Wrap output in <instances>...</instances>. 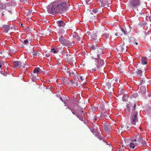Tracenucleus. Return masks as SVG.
I'll use <instances>...</instances> for the list:
<instances>
[{"label":"nucleus","instance_id":"1","mask_svg":"<svg viewBox=\"0 0 151 151\" xmlns=\"http://www.w3.org/2000/svg\"><path fill=\"white\" fill-rule=\"evenodd\" d=\"M97 55V58H95V65L97 69H99L104 64V61L99 58V56L103 53L102 48L97 44L95 45V53Z\"/></svg>","mask_w":151,"mask_h":151},{"label":"nucleus","instance_id":"2","mask_svg":"<svg viewBox=\"0 0 151 151\" xmlns=\"http://www.w3.org/2000/svg\"><path fill=\"white\" fill-rule=\"evenodd\" d=\"M47 11L50 14H55L59 12L56 3L53 2L47 6Z\"/></svg>","mask_w":151,"mask_h":151},{"label":"nucleus","instance_id":"3","mask_svg":"<svg viewBox=\"0 0 151 151\" xmlns=\"http://www.w3.org/2000/svg\"><path fill=\"white\" fill-rule=\"evenodd\" d=\"M96 127V132H95V136H96L98 139L101 140H103L104 138L102 136V133L101 131L100 130L99 125H97L96 126H95Z\"/></svg>","mask_w":151,"mask_h":151},{"label":"nucleus","instance_id":"4","mask_svg":"<svg viewBox=\"0 0 151 151\" xmlns=\"http://www.w3.org/2000/svg\"><path fill=\"white\" fill-rule=\"evenodd\" d=\"M57 5L59 12L65 10L67 7V4L65 2H63L58 4H57Z\"/></svg>","mask_w":151,"mask_h":151},{"label":"nucleus","instance_id":"5","mask_svg":"<svg viewBox=\"0 0 151 151\" xmlns=\"http://www.w3.org/2000/svg\"><path fill=\"white\" fill-rule=\"evenodd\" d=\"M137 112H132L131 119L132 123L134 125H135L136 123L137 122Z\"/></svg>","mask_w":151,"mask_h":151},{"label":"nucleus","instance_id":"6","mask_svg":"<svg viewBox=\"0 0 151 151\" xmlns=\"http://www.w3.org/2000/svg\"><path fill=\"white\" fill-rule=\"evenodd\" d=\"M112 129L111 126L109 124L108 122H106L104 124V129L107 133L109 132L110 130Z\"/></svg>","mask_w":151,"mask_h":151},{"label":"nucleus","instance_id":"7","mask_svg":"<svg viewBox=\"0 0 151 151\" xmlns=\"http://www.w3.org/2000/svg\"><path fill=\"white\" fill-rule=\"evenodd\" d=\"M140 4V2L139 0H132L131 3V6L132 9L135 8L138 6Z\"/></svg>","mask_w":151,"mask_h":151},{"label":"nucleus","instance_id":"8","mask_svg":"<svg viewBox=\"0 0 151 151\" xmlns=\"http://www.w3.org/2000/svg\"><path fill=\"white\" fill-rule=\"evenodd\" d=\"M97 2V4H99L100 3L101 6H104L108 5V0H96Z\"/></svg>","mask_w":151,"mask_h":151},{"label":"nucleus","instance_id":"9","mask_svg":"<svg viewBox=\"0 0 151 151\" xmlns=\"http://www.w3.org/2000/svg\"><path fill=\"white\" fill-rule=\"evenodd\" d=\"M121 30L124 35H126L130 32V27L129 26L127 27H122L121 28Z\"/></svg>","mask_w":151,"mask_h":151},{"label":"nucleus","instance_id":"10","mask_svg":"<svg viewBox=\"0 0 151 151\" xmlns=\"http://www.w3.org/2000/svg\"><path fill=\"white\" fill-rule=\"evenodd\" d=\"M66 58L68 61L71 62L73 63L74 62L75 64V60H73L72 55L68 54L66 55Z\"/></svg>","mask_w":151,"mask_h":151},{"label":"nucleus","instance_id":"11","mask_svg":"<svg viewBox=\"0 0 151 151\" xmlns=\"http://www.w3.org/2000/svg\"><path fill=\"white\" fill-rule=\"evenodd\" d=\"M74 43V42L73 41L71 42L69 40H66L63 45L66 46H71L72 43Z\"/></svg>","mask_w":151,"mask_h":151},{"label":"nucleus","instance_id":"12","mask_svg":"<svg viewBox=\"0 0 151 151\" xmlns=\"http://www.w3.org/2000/svg\"><path fill=\"white\" fill-rule=\"evenodd\" d=\"M146 91V88L145 86H141L140 88L139 92L141 94H145Z\"/></svg>","mask_w":151,"mask_h":151},{"label":"nucleus","instance_id":"13","mask_svg":"<svg viewBox=\"0 0 151 151\" xmlns=\"http://www.w3.org/2000/svg\"><path fill=\"white\" fill-rule=\"evenodd\" d=\"M141 60L142 64L145 65L147 64L148 60L146 57H142L141 58Z\"/></svg>","mask_w":151,"mask_h":151},{"label":"nucleus","instance_id":"14","mask_svg":"<svg viewBox=\"0 0 151 151\" xmlns=\"http://www.w3.org/2000/svg\"><path fill=\"white\" fill-rule=\"evenodd\" d=\"M127 46L125 45V44L123 43L120 46L119 49L121 52H122L124 50H127Z\"/></svg>","mask_w":151,"mask_h":151},{"label":"nucleus","instance_id":"15","mask_svg":"<svg viewBox=\"0 0 151 151\" xmlns=\"http://www.w3.org/2000/svg\"><path fill=\"white\" fill-rule=\"evenodd\" d=\"M138 142L139 143L143 145H146V143L145 141L143 139V137H139V138L138 140Z\"/></svg>","mask_w":151,"mask_h":151},{"label":"nucleus","instance_id":"16","mask_svg":"<svg viewBox=\"0 0 151 151\" xmlns=\"http://www.w3.org/2000/svg\"><path fill=\"white\" fill-rule=\"evenodd\" d=\"M57 23L58 26L60 27H63L65 25V23L62 20H59Z\"/></svg>","mask_w":151,"mask_h":151},{"label":"nucleus","instance_id":"17","mask_svg":"<svg viewBox=\"0 0 151 151\" xmlns=\"http://www.w3.org/2000/svg\"><path fill=\"white\" fill-rule=\"evenodd\" d=\"M62 81H63L64 84L65 85L66 84H69L70 83L68 81V77H65L62 78Z\"/></svg>","mask_w":151,"mask_h":151},{"label":"nucleus","instance_id":"18","mask_svg":"<svg viewBox=\"0 0 151 151\" xmlns=\"http://www.w3.org/2000/svg\"><path fill=\"white\" fill-rule=\"evenodd\" d=\"M2 27L4 28L5 32L6 33H7L10 29L9 25H3Z\"/></svg>","mask_w":151,"mask_h":151},{"label":"nucleus","instance_id":"19","mask_svg":"<svg viewBox=\"0 0 151 151\" xmlns=\"http://www.w3.org/2000/svg\"><path fill=\"white\" fill-rule=\"evenodd\" d=\"M135 39L134 37H131L129 40V42L131 45H134Z\"/></svg>","mask_w":151,"mask_h":151},{"label":"nucleus","instance_id":"20","mask_svg":"<svg viewBox=\"0 0 151 151\" xmlns=\"http://www.w3.org/2000/svg\"><path fill=\"white\" fill-rule=\"evenodd\" d=\"M73 36L77 40L80 41L81 40V37L77 34L74 33V34L73 35Z\"/></svg>","mask_w":151,"mask_h":151},{"label":"nucleus","instance_id":"21","mask_svg":"<svg viewBox=\"0 0 151 151\" xmlns=\"http://www.w3.org/2000/svg\"><path fill=\"white\" fill-rule=\"evenodd\" d=\"M111 83L109 82H108L106 83L105 86V88L107 90H109L110 88H111Z\"/></svg>","mask_w":151,"mask_h":151},{"label":"nucleus","instance_id":"22","mask_svg":"<svg viewBox=\"0 0 151 151\" xmlns=\"http://www.w3.org/2000/svg\"><path fill=\"white\" fill-rule=\"evenodd\" d=\"M65 40L66 39L62 36H61L59 39V41L63 45L65 41Z\"/></svg>","mask_w":151,"mask_h":151},{"label":"nucleus","instance_id":"23","mask_svg":"<svg viewBox=\"0 0 151 151\" xmlns=\"http://www.w3.org/2000/svg\"><path fill=\"white\" fill-rule=\"evenodd\" d=\"M21 63L20 61L18 62L17 61H15L13 62V64L14 66L16 68H17L19 65L21 64Z\"/></svg>","mask_w":151,"mask_h":151},{"label":"nucleus","instance_id":"24","mask_svg":"<svg viewBox=\"0 0 151 151\" xmlns=\"http://www.w3.org/2000/svg\"><path fill=\"white\" fill-rule=\"evenodd\" d=\"M87 34L88 35L91 37H94V33L93 31L90 30L88 31L87 32Z\"/></svg>","mask_w":151,"mask_h":151},{"label":"nucleus","instance_id":"25","mask_svg":"<svg viewBox=\"0 0 151 151\" xmlns=\"http://www.w3.org/2000/svg\"><path fill=\"white\" fill-rule=\"evenodd\" d=\"M40 68H36L34 69L33 73H35L38 74L40 72Z\"/></svg>","mask_w":151,"mask_h":151},{"label":"nucleus","instance_id":"26","mask_svg":"<svg viewBox=\"0 0 151 151\" xmlns=\"http://www.w3.org/2000/svg\"><path fill=\"white\" fill-rule=\"evenodd\" d=\"M142 71L141 70H138L137 72V76L139 77H140L142 76Z\"/></svg>","mask_w":151,"mask_h":151},{"label":"nucleus","instance_id":"27","mask_svg":"<svg viewBox=\"0 0 151 151\" xmlns=\"http://www.w3.org/2000/svg\"><path fill=\"white\" fill-rule=\"evenodd\" d=\"M32 53L33 56L38 55V56H40V53H39L38 52H37V51L33 50Z\"/></svg>","mask_w":151,"mask_h":151},{"label":"nucleus","instance_id":"28","mask_svg":"<svg viewBox=\"0 0 151 151\" xmlns=\"http://www.w3.org/2000/svg\"><path fill=\"white\" fill-rule=\"evenodd\" d=\"M67 71L69 73V74L71 75V76H72L73 75L74 73V72L72 71H71V70L69 68H67Z\"/></svg>","mask_w":151,"mask_h":151},{"label":"nucleus","instance_id":"29","mask_svg":"<svg viewBox=\"0 0 151 151\" xmlns=\"http://www.w3.org/2000/svg\"><path fill=\"white\" fill-rule=\"evenodd\" d=\"M109 34H105L103 35V37L105 39H108L109 37Z\"/></svg>","mask_w":151,"mask_h":151},{"label":"nucleus","instance_id":"30","mask_svg":"<svg viewBox=\"0 0 151 151\" xmlns=\"http://www.w3.org/2000/svg\"><path fill=\"white\" fill-rule=\"evenodd\" d=\"M129 147L130 148L133 149L135 147V144L133 142H131L129 144Z\"/></svg>","mask_w":151,"mask_h":151},{"label":"nucleus","instance_id":"31","mask_svg":"<svg viewBox=\"0 0 151 151\" xmlns=\"http://www.w3.org/2000/svg\"><path fill=\"white\" fill-rule=\"evenodd\" d=\"M23 43L24 45H27L29 44V42L27 40H25L24 41Z\"/></svg>","mask_w":151,"mask_h":151},{"label":"nucleus","instance_id":"32","mask_svg":"<svg viewBox=\"0 0 151 151\" xmlns=\"http://www.w3.org/2000/svg\"><path fill=\"white\" fill-rule=\"evenodd\" d=\"M51 52L54 53H57L58 52V51L55 50L54 48H52L51 49Z\"/></svg>","mask_w":151,"mask_h":151},{"label":"nucleus","instance_id":"33","mask_svg":"<svg viewBox=\"0 0 151 151\" xmlns=\"http://www.w3.org/2000/svg\"><path fill=\"white\" fill-rule=\"evenodd\" d=\"M100 139V140H101V141H102L101 142L102 143V144H107V145H109V147H111H111H112L111 145H110V144H107V143L106 142H105L104 141V139H103V140H100V139Z\"/></svg>","mask_w":151,"mask_h":151},{"label":"nucleus","instance_id":"34","mask_svg":"<svg viewBox=\"0 0 151 151\" xmlns=\"http://www.w3.org/2000/svg\"><path fill=\"white\" fill-rule=\"evenodd\" d=\"M138 96L137 94V93H134V94H133L132 95V97H134V98H136Z\"/></svg>","mask_w":151,"mask_h":151},{"label":"nucleus","instance_id":"35","mask_svg":"<svg viewBox=\"0 0 151 151\" xmlns=\"http://www.w3.org/2000/svg\"><path fill=\"white\" fill-rule=\"evenodd\" d=\"M124 92V90L123 89H122L120 91V94L122 95L123 94Z\"/></svg>","mask_w":151,"mask_h":151},{"label":"nucleus","instance_id":"36","mask_svg":"<svg viewBox=\"0 0 151 151\" xmlns=\"http://www.w3.org/2000/svg\"><path fill=\"white\" fill-rule=\"evenodd\" d=\"M32 12V10L31 9H29V10L27 12V15H29L31 14Z\"/></svg>","mask_w":151,"mask_h":151},{"label":"nucleus","instance_id":"37","mask_svg":"<svg viewBox=\"0 0 151 151\" xmlns=\"http://www.w3.org/2000/svg\"><path fill=\"white\" fill-rule=\"evenodd\" d=\"M148 18L150 21L151 22V15H150L149 17L147 16L146 17V19H147Z\"/></svg>","mask_w":151,"mask_h":151},{"label":"nucleus","instance_id":"38","mask_svg":"<svg viewBox=\"0 0 151 151\" xmlns=\"http://www.w3.org/2000/svg\"><path fill=\"white\" fill-rule=\"evenodd\" d=\"M140 81V83L139 84V85H141L142 84L144 83L145 82V81L143 79V78H142V79Z\"/></svg>","mask_w":151,"mask_h":151},{"label":"nucleus","instance_id":"39","mask_svg":"<svg viewBox=\"0 0 151 151\" xmlns=\"http://www.w3.org/2000/svg\"><path fill=\"white\" fill-rule=\"evenodd\" d=\"M86 4H88L89 2H90V3H91L92 2V0H85Z\"/></svg>","mask_w":151,"mask_h":151},{"label":"nucleus","instance_id":"40","mask_svg":"<svg viewBox=\"0 0 151 151\" xmlns=\"http://www.w3.org/2000/svg\"><path fill=\"white\" fill-rule=\"evenodd\" d=\"M20 1L23 3H25L27 2V0H20Z\"/></svg>","mask_w":151,"mask_h":151},{"label":"nucleus","instance_id":"41","mask_svg":"<svg viewBox=\"0 0 151 151\" xmlns=\"http://www.w3.org/2000/svg\"><path fill=\"white\" fill-rule=\"evenodd\" d=\"M70 82L71 83L72 85H73L75 84V82H74L73 80H71Z\"/></svg>","mask_w":151,"mask_h":151},{"label":"nucleus","instance_id":"42","mask_svg":"<svg viewBox=\"0 0 151 151\" xmlns=\"http://www.w3.org/2000/svg\"><path fill=\"white\" fill-rule=\"evenodd\" d=\"M136 106V104H135L134 105V107H133V111L132 112H134H134H135V109Z\"/></svg>","mask_w":151,"mask_h":151},{"label":"nucleus","instance_id":"43","mask_svg":"<svg viewBox=\"0 0 151 151\" xmlns=\"http://www.w3.org/2000/svg\"><path fill=\"white\" fill-rule=\"evenodd\" d=\"M72 113L74 114V115H75L78 118H80L79 117V116H78L77 114H75V113L73 112V111H72ZM80 120H81V119H79Z\"/></svg>","mask_w":151,"mask_h":151},{"label":"nucleus","instance_id":"44","mask_svg":"<svg viewBox=\"0 0 151 151\" xmlns=\"http://www.w3.org/2000/svg\"><path fill=\"white\" fill-rule=\"evenodd\" d=\"M107 114H108L106 113V112H105L104 114H103V115H104V116L105 117V116H107Z\"/></svg>","mask_w":151,"mask_h":151},{"label":"nucleus","instance_id":"45","mask_svg":"<svg viewBox=\"0 0 151 151\" xmlns=\"http://www.w3.org/2000/svg\"><path fill=\"white\" fill-rule=\"evenodd\" d=\"M50 55V53H47L45 54V56L48 57Z\"/></svg>","mask_w":151,"mask_h":151},{"label":"nucleus","instance_id":"46","mask_svg":"<svg viewBox=\"0 0 151 151\" xmlns=\"http://www.w3.org/2000/svg\"><path fill=\"white\" fill-rule=\"evenodd\" d=\"M80 78L81 79V81H83L84 80V79L82 76H80Z\"/></svg>","mask_w":151,"mask_h":151},{"label":"nucleus","instance_id":"47","mask_svg":"<svg viewBox=\"0 0 151 151\" xmlns=\"http://www.w3.org/2000/svg\"><path fill=\"white\" fill-rule=\"evenodd\" d=\"M4 63V62L3 61H1V62H0V68L1 67V65Z\"/></svg>","mask_w":151,"mask_h":151},{"label":"nucleus","instance_id":"48","mask_svg":"<svg viewBox=\"0 0 151 151\" xmlns=\"http://www.w3.org/2000/svg\"><path fill=\"white\" fill-rule=\"evenodd\" d=\"M90 48H91V50H92L93 51L94 50V48L93 47H90Z\"/></svg>","mask_w":151,"mask_h":151},{"label":"nucleus","instance_id":"49","mask_svg":"<svg viewBox=\"0 0 151 151\" xmlns=\"http://www.w3.org/2000/svg\"><path fill=\"white\" fill-rule=\"evenodd\" d=\"M98 12V10L97 9H95V13Z\"/></svg>","mask_w":151,"mask_h":151},{"label":"nucleus","instance_id":"50","mask_svg":"<svg viewBox=\"0 0 151 151\" xmlns=\"http://www.w3.org/2000/svg\"><path fill=\"white\" fill-rule=\"evenodd\" d=\"M68 108L70 110H71V111L72 112V111H73V110L72 109H71V108H70V107H68Z\"/></svg>","mask_w":151,"mask_h":151},{"label":"nucleus","instance_id":"51","mask_svg":"<svg viewBox=\"0 0 151 151\" xmlns=\"http://www.w3.org/2000/svg\"><path fill=\"white\" fill-rule=\"evenodd\" d=\"M98 109V106H97L96 107H95V111L97 110Z\"/></svg>","mask_w":151,"mask_h":151},{"label":"nucleus","instance_id":"52","mask_svg":"<svg viewBox=\"0 0 151 151\" xmlns=\"http://www.w3.org/2000/svg\"><path fill=\"white\" fill-rule=\"evenodd\" d=\"M91 132L93 133L94 132V130L93 129L92 130H91Z\"/></svg>","mask_w":151,"mask_h":151},{"label":"nucleus","instance_id":"53","mask_svg":"<svg viewBox=\"0 0 151 151\" xmlns=\"http://www.w3.org/2000/svg\"><path fill=\"white\" fill-rule=\"evenodd\" d=\"M127 108L128 110H130V108L128 107V105H127Z\"/></svg>","mask_w":151,"mask_h":151},{"label":"nucleus","instance_id":"54","mask_svg":"<svg viewBox=\"0 0 151 151\" xmlns=\"http://www.w3.org/2000/svg\"><path fill=\"white\" fill-rule=\"evenodd\" d=\"M115 36H117L119 35H118V33H115Z\"/></svg>","mask_w":151,"mask_h":151},{"label":"nucleus","instance_id":"55","mask_svg":"<svg viewBox=\"0 0 151 151\" xmlns=\"http://www.w3.org/2000/svg\"><path fill=\"white\" fill-rule=\"evenodd\" d=\"M96 98H97V99H96V100H97V101H99V100H100V98H98V97H96Z\"/></svg>","mask_w":151,"mask_h":151},{"label":"nucleus","instance_id":"56","mask_svg":"<svg viewBox=\"0 0 151 151\" xmlns=\"http://www.w3.org/2000/svg\"><path fill=\"white\" fill-rule=\"evenodd\" d=\"M121 128H123L124 127V125L122 124H121Z\"/></svg>","mask_w":151,"mask_h":151},{"label":"nucleus","instance_id":"57","mask_svg":"<svg viewBox=\"0 0 151 151\" xmlns=\"http://www.w3.org/2000/svg\"><path fill=\"white\" fill-rule=\"evenodd\" d=\"M136 141H137V139H135L134 140H132V141H133V142H134V141L135 142Z\"/></svg>","mask_w":151,"mask_h":151},{"label":"nucleus","instance_id":"58","mask_svg":"<svg viewBox=\"0 0 151 151\" xmlns=\"http://www.w3.org/2000/svg\"><path fill=\"white\" fill-rule=\"evenodd\" d=\"M116 151H122V150H116Z\"/></svg>","mask_w":151,"mask_h":151},{"label":"nucleus","instance_id":"59","mask_svg":"<svg viewBox=\"0 0 151 151\" xmlns=\"http://www.w3.org/2000/svg\"><path fill=\"white\" fill-rule=\"evenodd\" d=\"M138 44V43H137L135 41V42L134 45H137Z\"/></svg>","mask_w":151,"mask_h":151},{"label":"nucleus","instance_id":"60","mask_svg":"<svg viewBox=\"0 0 151 151\" xmlns=\"http://www.w3.org/2000/svg\"><path fill=\"white\" fill-rule=\"evenodd\" d=\"M90 14H93V13L92 12H91V10L90 11Z\"/></svg>","mask_w":151,"mask_h":151},{"label":"nucleus","instance_id":"61","mask_svg":"<svg viewBox=\"0 0 151 151\" xmlns=\"http://www.w3.org/2000/svg\"><path fill=\"white\" fill-rule=\"evenodd\" d=\"M96 39L97 40V41H98L99 40V37H98L96 38Z\"/></svg>","mask_w":151,"mask_h":151},{"label":"nucleus","instance_id":"62","mask_svg":"<svg viewBox=\"0 0 151 151\" xmlns=\"http://www.w3.org/2000/svg\"><path fill=\"white\" fill-rule=\"evenodd\" d=\"M92 12H93V13H94V9H92Z\"/></svg>","mask_w":151,"mask_h":151},{"label":"nucleus","instance_id":"63","mask_svg":"<svg viewBox=\"0 0 151 151\" xmlns=\"http://www.w3.org/2000/svg\"><path fill=\"white\" fill-rule=\"evenodd\" d=\"M60 63H61L58 62V64H57L60 65Z\"/></svg>","mask_w":151,"mask_h":151},{"label":"nucleus","instance_id":"64","mask_svg":"<svg viewBox=\"0 0 151 151\" xmlns=\"http://www.w3.org/2000/svg\"><path fill=\"white\" fill-rule=\"evenodd\" d=\"M129 126H127V129L129 128Z\"/></svg>","mask_w":151,"mask_h":151}]
</instances>
